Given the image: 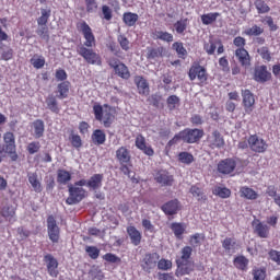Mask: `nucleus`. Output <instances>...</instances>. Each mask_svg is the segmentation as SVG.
<instances>
[{
    "label": "nucleus",
    "mask_w": 280,
    "mask_h": 280,
    "mask_svg": "<svg viewBox=\"0 0 280 280\" xmlns=\"http://www.w3.org/2000/svg\"><path fill=\"white\" fill-rule=\"evenodd\" d=\"M107 48L109 49V51H112L113 55L115 56H119L121 54V48H119V46L117 45V43L115 42H109L107 44Z\"/></svg>",
    "instance_id": "774afa93"
},
{
    "label": "nucleus",
    "mask_w": 280,
    "mask_h": 280,
    "mask_svg": "<svg viewBox=\"0 0 280 280\" xmlns=\"http://www.w3.org/2000/svg\"><path fill=\"white\" fill-rule=\"evenodd\" d=\"M27 178L35 194H40L43 191V185L40 184V180H38V174L31 173L27 175Z\"/></svg>",
    "instance_id": "473e14b6"
},
{
    "label": "nucleus",
    "mask_w": 280,
    "mask_h": 280,
    "mask_svg": "<svg viewBox=\"0 0 280 280\" xmlns=\"http://www.w3.org/2000/svg\"><path fill=\"white\" fill-rule=\"evenodd\" d=\"M252 229L254 235L260 237V240H268V237H270V226L259 219H255L252 222Z\"/></svg>",
    "instance_id": "ddd939ff"
},
{
    "label": "nucleus",
    "mask_w": 280,
    "mask_h": 280,
    "mask_svg": "<svg viewBox=\"0 0 280 280\" xmlns=\"http://www.w3.org/2000/svg\"><path fill=\"white\" fill-rule=\"evenodd\" d=\"M254 5L258 14H268L270 12V7L264 0H255Z\"/></svg>",
    "instance_id": "79ce46f5"
},
{
    "label": "nucleus",
    "mask_w": 280,
    "mask_h": 280,
    "mask_svg": "<svg viewBox=\"0 0 280 280\" xmlns=\"http://www.w3.org/2000/svg\"><path fill=\"white\" fill-rule=\"evenodd\" d=\"M116 161L119 163L120 167L119 171L125 176H130L132 173V155L130 154V151L127 147H119L116 150Z\"/></svg>",
    "instance_id": "20e7f679"
},
{
    "label": "nucleus",
    "mask_w": 280,
    "mask_h": 280,
    "mask_svg": "<svg viewBox=\"0 0 280 280\" xmlns=\"http://www.w3.org/2000/svg\"><path fill=\"white\" fill-rule=\"evenodd\" d=\"M26 150H27L28 154H36L37 152L40 151V142L33 141V142L28 143V145L26 147Z\"/></svg>",
    "instance_id": "680f3d73"
},
{
    "label": "nucleus",
    "mask_w": 280,
    "mask_h": 280,
    "mask_svg": "<svg viewBox=\"0 0 280 280\" xmlns=\"http://www.w3.org/2000/svg\"><path fill=\"white\" fill-rule=\"evenodd\" d=\"M253 280H266V268L265 267H255L252 270Z\"/></svg>",
    "instance_id": "8fccbe9b"
},
{
    "label": "nucleus",
    "mask_w": 280,
    "mask_h": 280,
    "mask_svg": "<svg viewBox=\"0 0 280 280\" xmlns=\"http://www.w3.org/2000/svg\"><path fill=\"white\" fill-rule=\"evenodd\" d=\"M44 261L46 262V268L49 277H54L56 279L58 275H60V272L58 271V259H56V257H54V255L51 254H46L44 256Z\"/></svg>",
    "instance_id": "aec40b11"
},
{
    "label": "nucleus",
    "mask_w": 280,
    "mask_h": 280,
    "mask_svg": "<svg viewBox=\"0 0 280 280\" xmlns=\"http://www.w3.org/2000/svg\"><path fill=\"white\" fill-rule=\"evenodd\" d=\"M47 231L50 242H52V244H58V242H60V228L54 215L47 218Z\"/></svg>",
    "instance_id": "f8f14e48"
},
{
    "label": "nucleus",
    "mask_w": 280,
    "mask_h": 280,
    "mask_svg": "<svg viewBox=\"0 0 280 280\" xmlns=\"http://www.w3.org/2000/svg\"><path fill=\"white\" fill-rule=\"evenodd\" d=\"M12 58H14V49H12L10 46H7L1 52L0 59L8 62V60H12Z\"/></svg>",
    "instance_id": "4d7b16f0"
},
{
    "label": "nucleus",
    "mask_w": 280,
    "mask_h": 280,
    "mask_svg": "<svg viewBox=\"0 0 280 280\" xmlns=\"http://www.w3.org/2000/svg\"><path fill=\"white\" fill-rule=\"evenodd\" d=\"M69 89H71V83L69 81H62L57 85L58 100H67L69 97Z\"/></svg>",
    "instance_id": "c756f323"
},
{
    "label": "nucleus",
    "mask_w": 280,
    "mask_h": 280,
    "mask_svg": "<svg viewBox=\"0 0 280 280\" xmlns=\"http://www.w3.org/2000/svg\"><path fill=\"white\" fill-rule=\"evenodd\" d=\"M103 259L104 261H107V264H121V258L113 253H107L103 255Z\"/></svg>",
    "instance_id": "052dcab7"
},
{
    "label": "nucleus",
    "mask_w": 280,
    "mask_h": 280,
    "mask_svg": "<svg viewBox=\"0 0 280 280\" xmlns=\"http://www.w3.org/2000/svg\"><path fill=\"white\" fill-rule=\"evenodd\" d=\"M133 82L137 86L139 95H144V97H148V95H150V83L145 78L137 75L135 77Z\"/></svg>",
    "instance_id": "5701e85b"
},
{
    "label": "nucleus",
    "mask_w": 280,
    "mask_h": 280,
    "mask_svg": "<svg viewBox=\"0 0 280 280\" xmlns=\"http://www.w3.org/2000/svg\"><path fill=\"white\" fill-rule=\"evenodd\" d=\"M235 246V241L231 237H225L222 241V248L225 250V253H231V249Z\"/></svg>",
    "instance_id": "e2e57ef3"
},
{
    "label": "nucleus",
    "mask_w": 280,
    "mask_h": 280,
    "mask_svg": "<svg viewBox=\"0 0 280 280\" xmlns=\"http://www.w3.org/2000/svg\"><path fill=\"white\" fill-rule=\"evenodd\" d=\"M71 180V173L67 170L60 168L57 171V183L59 185H67Z\"/></svg>",
    "instance_id": "4c0bfd02"
},
{
    "label": "nucleus",
    "mask_w": 280,
    "mask_h": 280,
    "mask_svg": "<svg viewBox=\"0 0 280 280\" xmlns=\"http://www.w3.org/2000/svg\"><path fill=\"white\" fill-rule=\"evenodd\" d=\"M0 215L4 218L8 222H12V218L16 215V210L12 206H5L1 209Z\"/></svg>",
    "instance_id": "58836bf2"
},
{
    "label": "nucleus",
    "mask_w": 280,
    "mask_h": 280,
    "mask_svg": "<svg viewBox=\"0 0 280 280\" xmlns=\"http://www.w3.org/2000/svg\"><path fill=\"white\" fill-rule=\"evenodd\" d=\"M102 14L103 19L105 21H112L113 20V9L106 4L102 7Z\"/></svg>",
    "instance_id": "0e129e2a"
},
{
    "label": "nucleus",
    "mask_w": 280,
    "mask_h": 280,
    "mask_svg": "<svg viewBox=\"0 0 280 280\" xmlns=\"http://www.w3.org/2000/svg\"><path fill=\"white\" fill-rule=\"evenodd\" d=\"M103 180H104V174H94L88 180L89 189H92V191H97V189H102Z\"/></svg>",
    "instance_id": "a878e982"
},
{
    "label": "nucleus",
    "mask_w": 280,
    "mask_h": 280,
    "mask_svg": "<svg viewBox=\"0 0 280 280\" xmlns=\"http://www.w3.org/2000/svg\"><path fill=\"white\" fill-rule=\"evenodd\" d=\"M189 80L194 81L197 80L200 82V84H207V80H209V74H207V68L200 66L199 62H195L188 72Z\"/></svg>",
    "instance_id": "6e6552de"
},
{
    "label": "nucleus",
    "mask_w": 280,
    "mask_h": 280,
    "mask_svg": "<svg viewBox=\"0 0 280 280\" xmlns=\"http://www.w3.org/2000/svg\"><path fill=\"white\" fill-rule=\"evenodd\" d=\"M85 253L90 259H98L101 250L97 248V246L88 245L85 246Z\"/></svg>",
    "instance_id": "de8ad7c7"
},
{
    "label": "nucleus",
    "mask_w": 280,
    "mask_h": 280,
    "mask_svg": "<svg viewBox=\"0 0 280 280\" xmlns=\"http://www.w3.org/2000/svg\"><path fill=\"white\" fill-rule=\"evenodd\" d=\"M165 57V47L163 46H155V47H148L145 58L149 62H159L161 58Z\"/></svg>",
    "instance_id": "a211bd4d"
},
{
    "label": "nucleus",
    "mask_w": 280,
    "mask_h": 280,
    "mask_svg": "<svg viewBox=\"0 0 280 280\" xmlns=\"http://www.w3.org/2000/svg\"><path fill=\"white\" fill-rule=\"evenodd\" d=\"M117 40L122 51H130V40L127 39L126 35H118Z\"/></svg>",
    "instance_id": "6e6d98bb"
},
{
    "label": "nucleus",
    "mask_w": 280,
    "mask_h": 280,
    "mask_svg": "<svg viewBox=\"0 0 280 280\" xmlns=\"http://www.w3.org/2000/svg\"><path fill=\"white\" fill-rule=\"evenodd\" d=\"M248 264L249 260L244 255L236 256L233 260V265L235 266V268L237 270H242V272H246V270H248Z\"/></svg>",
    "instance_id": "2f4dec72"
},
{
    "label": "nucleus",
    "mask_w": 280,
    "mask_h": 280,
    "mask_svg": "<svg viewBox=\"0 0 280 280\" xmlns=\"http://www.w3.org/2000/svg\"><path fill=\"white\" fill-rule=\"evenodd\" d=\"M136 148L141 150V152H143V154L147 156H154V149H152V145L148 144L145 137H143L141 133L136 137Z\"/></svg>",
    "instance_id": "4be33fe9"
},
{
    "label": "nucleus",
    "mask_w": 280,
    "mask_h": 280,
    "mask_svg": "<svg viewBox=\"0 0 280 280\" xmlns=\"http://www.w3.org/2000/svg\"><path fill=\"white\" fill-rule=\"evenodd\" d=\"M257 54H259L260 58L265 60V62H270V60H272V54L270 52L268 46L258 48Z\"/></svg>",
    "instance_id": "49530a36"
},
{
    "label": "nucleus",
    "mask_w": 280,
    "mask_h": 280,
    "mask_svg": "<svg viewBox=\"0 0 280 280\" xmlns=\"http://www.w3.org/2000/svg\"><path fill=\"white\" fill-rule=\"evenodd\" d=\"M180 209H183V205H180L178 199L166 201L161 206V211H163L165 215H176Z\"/></svg>",
    "instance_id": "6ab92c4d"
},
{
    "label": "nucleus",
    "mask_w": 280,
    "mask_h": 280,
    "mask_svg": "<svg viewBox=\"0 0 280 280\" xmlns=\"http://www.w3.org/2000/svg\"><path fill=\"white\" fill-rule=\"evenodd\" d=\"M107 65L110 69H114L115 75L121 78V80H130V70L128 69V66L119 59L112 57L108 59Z\"/></svg>",
    "instance_id": "423d86ee"
},
{
    "label": "nucleus",
    "mask_w": 280,
    "mask_h": 280,
    "mask_svg": "<svg viewBox=\"0 0 280 280\" xmlns=\"http://www.w3.org/2000/svg\"><path fill=\"white\" fill-rule=\"evenodd\" d=\"M189 194H191V196L196 198L198 202L207 201V195H205V191L202 188L198 187V185H192L189 189Z\"/></svg>",
    "instance_id": "f704fd0d"
},
{
    "label": "nucleus",
    "mask_w": 280,
    "mask_h": 280,
    "mask_svg": "<svg viewBox=\"0 0 280 280\" xmlns=\"http://www.w3.org/2000/svg\"><path fill=\"white\" fill-rule=\"evenodd\" d=\"M174 27H175V32H177L178 34H185L187 30V19L177 21L174 24Z\"/></svg>",
    "instance_id": "bf43d9fd"
},
{
    "label": "nucleus",
    "mask_w": 280,
    "mask_h": 280,
    "mask_svg": "<svg viewBox=\"0 0 280 280\" xmlns=\"http://www.w3.org/2000/svg\"><path fill=\"white\" fill-rule=\"evenodd\" d=\"M127 234L129 235L131 244L133 246H139V244H141V232L137 230L135 225H130L127 228Z\"/></svg>",
    "instance_id": "bb28decb"
},
{
    "label": "nucleus",
    "mask_w": 280,
    "mask_h": 280,
    "mask_svg": "<svg viewBox=\"0 0 280 280\" xmlns=\"http://www.w3.org/2000/svg\"><path fill=\"white\" fill-rule=\"evenodd\" d=\"M243 106L246 115H250L255 108V94L250 90H242Z\"/></svg>",
    "instance_id": "f3484780"
},
{
    "label": "nucleus",
    "mask_w": 280,
    "mask_h": 280,
    "mask_svg": "<svg viewBox=\"0 0 280 280\" xmlns=\"http://www.w3.org/2000/svg\"><path fill=\"white\" fill-rule=\"evenodd\" d=\"M178 161L184 165H191V163H194V154L187 151L180 152L178 153Z\"/></svg>",
    "instance_id": "a18cd8bd"
},
{
    "label": "nucleus",
    "mask_w": 280,
    "mask_h": 280,
    "mask_svg": "<svg viewBox=\"0 0 280 280\" xmlns=\"http://www.w3.org/2000/svg\"><path fill=\"white\" fill-rule=\"evenodd\" d=\"M173 49L176 51L178 58H185L187 56V49L183 45V42H175Z\"/></svg>",
    "instance_id": "603ef678"
},
{
    "label": "nucleus",
    "mask_w": 280,
    "mask_h": 280,
    "mask_svg": "<svg viewBox=\"0 0 280 280\" xmlns=\"http://www.w3.org/2000/svg\"><path fill=\"white\" fill-rule=\"evenodd\" d=\"M151 38L153 40H162V43H174V35L172 33L159 28L151 32Z\"/></svg>",
    "instance_id": "393cba45"
},
{
    "label": "nucleus",
    "mask_w": 280,
    "mask_h": 280,
    "mask_svg": "<svg viewBox=\"0 0 280 280\" xmlns=\"http://www.w3.org/2000/svg\"><path fill=\"white\" fill-rule=\"evenodd\" d=\"M158 268H159V270H171L172 262L168 259L162 258V259L158 260Z\"/></svg>",
    "instance_id": "338daca9"
},
{
    "label": "nucleus",
    "mask_w": 280,
    "mask_h": 280,
    "mask_svg": "<svg viewBox=\"0 0 280 280\" xmlns=\"http://www.w3.org/2000/svg\"><path fill=\"white\" fill-rule=\"evenodd\" d=\"M42 15L37 19V25H47L49 23V16H51V10L42 9Z\"/></svg>",
    "instance_id": "09e8293b"
},
{
    "label": "nucleus",
    "mask_w": 280,
    "mask_h": 280,
    "mask_svg": "<svg viewBox=\"0 0 280 280\" xmlns=\"http://www.w3.org/2000/svg\"><path fill=\"white\" fill-rule=\"evenodd\" d=\"M212 194L214 196H219V198H223V199L231 198V189H229L226 187L217 186L213 189Z\"/></svg>",
    "instance_id": "c03bdc74"
},
{
    "label": "nucleus",
    "mask_w": 280,
    "mask_h": 280,
    "mask_svg": "<svg viewBox=\"0 0 280 280\" xmlns=\"http://www.w3.org/2000/svg\"><path fill=\"white\" fill-rule=\"evenodd\" d=\"M4 145L0 144V163L5 159L7 154L11 156V161H18L19 154H16V137L14 132L7 131L3 133Z\"/></svg>",
    "instance_id": "7ed1b4c3"
},
{
    "label": "nucleus",
    "mask_w": 280,
    "mask_h": 280,
    "mask_svg": "<svg viewBox=\"0 0 280 280\" xmlns=\"http://www.w3.org/2000/svg\"><path fill=\"white\" fill-rule=\"evenodd\" d=\"M171 231H173L177 240H183V235H185V225L183 223L174 222L171 224Z\"/></svg>",
    "instance_id": "ea45409f"
},
{
    "label": "nucleus",
    "mask_w": 280,
    "mask_h": 280,
    "mask_svg": "<svg viewBox=\"0 0 280 280\" xmlns=\"http://www.w3.org/2000/svg\"><path fill=\"white\" fill-rule=\"evenodd\" d=\"M179 137L184 143H198V141L205 137V130L186 128L179 131Z\"/></svg>",
    "instance_id": "0eeeda50"
},
{
    "label": "nucleus",
    "mask_w": 280,
    "mask_h": 280,
    "mask_svg": "<svg viewBox=\"0 0 280 280\" xmlns=\"http://www.w3.org/2000/svg\"><path fill=\"white\" fill-rule=\"evenodd\" d=\"M160 257L158 253L145 254L141 262L142 270H144V272H152V270L156 268Z\"/></svg>",
    "instance_id": "4468645a"
},
{
    "label": "nucleus",
    "mask_w": 280,
    "mask_h": 280,
    "mask_svg": "<svg viewBox=\"0 0 280 280\" xmlns=\"http://www.w3.org/2000/svg\"><path fill=\"white\" fill-rule=\"evenodd\" d=\"M236 167H237V162L235 161V159L228 158V159L221 160L218 163L217 168H218L219 174L229 175V174H233V172H235Z\"/></svg>",
    "instance_id": "2eb2a0df"
},
{
    "label": "nucleus",
    "mask_w": 280,
    "mask_h": 280,
    "mask_svg": "<svg viewBox=\"0 0 280 280\" xmlns=\"http://www.w3.org/2000/svg\"><path fill=\"white\" fill-rule=\"evenodd\" d=\"M94 145H104L106 143V132L102 129H95L91 136Z\"/></svg>",
    "instance_id": "c85d7f7f"
},
{
    "label": "nucleus",
    "mask_w": 280,
    "mask_h": 280,
    "mask_svg": "<svg viewBox=\"0 0 280 280\" xmlns=\"http://www.w3.org/2000/svg\"><path fill=\"white\" fill-rule=\"evenodd\" d=\"M33 130L35 139H40L45 135V121L42 119H36L33 122Z\"/></svg>",
    "instance_id": "c9c22d12"
},
{
    "label": "nucleus",
    "mask_w": 280,
    "mask_h": 280,
    "mask_svg": "<svg viewBox=\"0 0 280 280\" xmlns=\"http://www.w3.org/2000/svg\"><path fill=\"white\" fill-rule=\"evenodd\" d=\"M249 150L256 152V154H264L268 150V143L262 138H259L257 135H250L248 137Z\"/></svg>",
    "instance_id": "9b49d317"
},
{
    "label": "nucleus",
    "mask_w": 280,
    "mask_h": 280,
    "mask_svg": "<svg viewBox=\"0 0 280 280\" xmlns=\"http://www.w3.org/2000/svg\"><path fill=\"white\" fill-rule=\"evenodd\" d=\"M246 36H261L264 34V28L258 26L257 24L244 31Z\"/></svg>",
    "instance_id": "3c124183"
},
{
    "label": "nucleus",
    "mask_w": 280,
    "mask_h": 280,
    "mask_svg": "<svg viewBox=\"0 0 280 280\" xmlns=\"http://www.w3.org/2000/svg\"><path fill=\"white\" fill-rule=\"evenodd\" d=\"M240 197L244 198L245 200H257L259 198V195L255 189L248 187V186H242L240 188Z\"/></svg>",
    "instance_id": "cd10ccee"
},
{
    "label": "nucleus",
    "mask_w": 280,
    "mask_h": 280,
    "mask_svg": "<svg viewBox=\"0 0 280 280\" xmlns=\"http://www.w3.org/2000/svg\"><path fill=\"white\" fill-rule=\"evenodd\" d=\"M206 143L210 148V150H220L224 148V136L220 132V130L215 129L211 133H209L206 138Z\"/></svg>",
    "instance_id": "9d476101"
},
{
    "label": "nucleus",
    "mask_w": 280,
    "mask_h": 280,
    "mask_svg": "<svg viewBox=\"0 0 280 280\" xmlns=\"http://www.w3.org/2000/svg\"><path fill=\"white\" fill-rule=\"evenodd\" d=\"M69 141L72 148H75V150H80V148H82V138L80 137V135L72 133L69 137Z\"/></svg>",
    "instance_id": "5fc2aeb1"
},
{
    "label": "nucleus",
    "mask_w": 280,
    "mask_h": 280,
    "mask_svg": "<svg viewBox=\"0 0 280 280\" xmlns=\"http://www.w3.org/2000/svg\"><path fill=\"white\" fill-rule=\"evenodd\" d=\"M78 32H81L85 42L77 47V54L88 62V65H96V67H102V56L97 54L93 47L96 45L95 35L93 30L86 23V21H81L77 23Z\"/></svg>",
    "instance_id": "f257e3e1"
},
{
    "label": "nucleus",
    "mask_w": 280,
    "mask_h": 280,
    "mask_svg": "<svg viewBox=\"0 0 280 280\" xmlns=\"http://www.w3.org/2000/svg\"><path fill=\"white\" fill-rule=\"evenodd\" d=\"M205 240H207L205 233H195L190 235L189 244L192 248H198L199 246H202V242H205Z\"/></svg>",
    "instance_id": "e433bc0d"
},
{
    "label": "nucleus",
    "mask_w": 280,
    "mask_h": 280,
    "mask_svg": "<svg viewBox=\"0 0 280 280\" xmlns=\"http://www.w3.org/2000/svg\"><path fill=\"white\" fill-rule=\"evenodd\" d=\"M166 106L168 110H176L180 106V97H178L176 94L170 95L166 98Z\"/></svg>",
    "instance_id": "a19ab883"
},
{
    "label": "nucleus",
    "mask_w": 280,
    "mask_h": 280,
    "mask_svg": "<svg viewBox=\"0 0 280 280\" xmlns=\"http://www.w3.org/2000/svg\"><path fill=\"white\" fill-rule=\"evenodd\" d=\"M218 16H220V13H207L201 15V22L203 25H211L212 23H215L218 21Z\"/></svg>",
    "instance_id": "37998d69"
},
{
    "label": "nucleus",
    "mask_w": 280,
    "mask_h": 280,
    "mask_svg": "<svg viewBox=\"0 0 280 280\" xmlns=\"http://www.w3.org/2000/svg\"><path fill=\"white\" fill-rule=\"evenodd\" d=\"M154 180L162 187H172L174 185V175H171L166 170H160L155 172Z\"/></svg>",
    "instance_id": "dca6fc26"
},
{
    "label": "nucleus",
    "mask_w": 280,
    "mask_h": 280,
    "mask_svg": "<svg viewBox=\"0 0 280 280\" xmlns=\"http://www.w3.org/2000/svg\"><path fill=\"white\" fill-rule=\"evenodd\" d=\"M47 108L50 113L58 115L60 113V105H58V100L54 94H49L46 98Z\"/></svg>",
    "instance_id": "7c9ffc66"
},
{
    "label": "nucleus",
    "mask_w": 280,
    "mask_h": 280,
    "mask_svg": "<svg viewBox=\"0 0 280 280\" xmlns=\"http://www.w3.org/2000/svg\"><path fill=\"white\" fill-rule=\"evenodd\" d=\"M203 49L208 56H213V54H215V49H218V42L210 39L209 43L203 45Z\"/></svg>",
    "instance_id": "864d4df0"
},
{
    "label": "nucleus",
    "mask_w": 280,
    "mask_h": 280,
    "mask_svg": "<svg viewBox=\"0 0 280 280\" xmlns=\"http://www.w3.org/2000/svg\"><path fill=\"white\" fill-rule=\"evenodd\" d=\"M272 79V73L268 71L267 66H258L254 70V80L255 82H259L260 84H264L266 82H269V80Z\"/></svg>",
    "instance_id": "412c9836"
},
{
    "label": "nucleus",
    "mask_w": 280,
    "mask_h": 280,
    "mask_svg": "<svg viewBox=\"0 0 280 280\" xmlns=\"http://www.w3.org/2000/svg\"><path fill=\"white\" fill-rule=\"evenodd\" d=\"M137 21H139V14L132 12H125L122 14V22L127 27H135L137 25Z\"/></svg>",
    "instance_id": "72a5a7b5"
},
{
    "label": "nucleus",
    "mask_w": 280,
    "mask_h": 280,
    "mask_svg": "<svg viewBox=\"0 0 280 280\" xmlns=\"http://www.w3.org/2000/svg\"><path fill=\"white\" fill-rule=\"evenodd\" d=\"M104 108H109L110 107L108 104H104L103 105ZM100 103H95L93 105V114L94 117L96 119V121H100L101 124H103L104 128H110V126H113V122L115 121V115H113V113L105 110L104 113V108Z\"/></svg>",
    "instance_id": "39448f33"
},
{
    "label": "nucleus",
    "mask_w": 280,
    "mask_h": 280,
    "mask_svg": "<svg viewBox=\"0 0 280 280\" xmlns=\"http://www.w3.org/2000/svg\"><path fill=\"white\" fill-rule=\"evenodd\" d=\"M69 197L66 199L67 205H78L88 196L86 189L73 185L68 186Z\"/></svg>",
    "instance_id": "1a4fd4ad"
},
{
    "label": "nucleus",
    "mask_w": 280,
    "mask_h": 280,
    "mask_svg": "<svg viewBox=\"0 0 280 280\" xmlns=\"http://www.w3.org/2000/svg\"><path fill=\"white\" fill-rule=\"evenodd\" d=\"M192 253L194 248H191V246L182 248V256L176 259V277H185V275H191V272H194V262L189 261Z\"/></svg>",
    "instance_id": "f03ea898"
},
{
    "label": "nucleus",
    "mask_w": 280,
    "mask_h": 280,
    "mask_svg": "<svg viewBox=\"0 0 280 280\" xmlns=\"http://www.w3.org/2000/svg\"><path fill=\"white\" fill-rule=\"evenodd\" d=\"M31 65L34 67V69H43V67H45V57L34 56L33 58H31Z\"/></svg>",
    "instance_id": "13d9d810"
},
{
    "label": "nucleus",
    "mask_w": 280,
    "mask_h": 280,
    "mask_svg": "<svg viewBox=\"0 0 280 280\" xmlns=\"http://www.w3.org/2000/svg\"><path fill=\"white\" fill-rule=\"evenodd\" d=\"M234 56L240 62L241 67H244V69H248V67H250V54H248L246 48H237L234 51Z\"/></svg>",
    "instance_id": "b1692460"
},
{
    "label": "nucleus",
    "mask_w": 280,
    "mask_h": 280,
    "mask_svg": "<svg viewBox=\"0 0 280 280\" xmlns=\"http://www.w3.org/2000/svg\"><path fill=\"white\" fill-rule=\"evenodd\" d=\"M269 259L280 266V252L277 249H270L268 252Z\"/></svg>",
    "instance_id": "69168bd1"
}]
</instances>
